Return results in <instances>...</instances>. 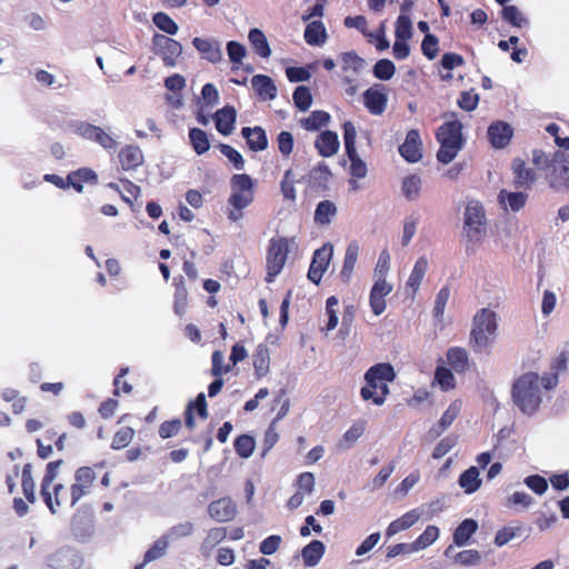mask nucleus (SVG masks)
<instances>
[{
	"instance_id": "49",
	"label": "nucleus",
	"mask_w": 569,
	"mask_h": 569,
	"mask_svg": "<svg viewBox=\"0 0 569 569\" xmlns=\"http://www.w3.org/2000/svg\"><path fill=\"white\" fill-rule=\"evenodd\" d=\"M21 487L26 499L30 503L36 502V493H34V481L31 475V465L27 463L22 468L21 476Z\"/></svg>"
},
{
	"instance_id": "9",
	"label": "nucleus",
	"mask_w": 569,
	"mask_h": 569,
	"mask_svg": "<svg viewBox=\"0 0 569 569\" xmlns=\"http://www.w3.org/2000/svg\"><path fill=\"white\" fill-rule=\"evenodd\" d=\"M70 127L72 131L82 139L93 141L106 150H111L117 147L116 139L101 127L87 121H76L72 122Z\"/></svg>"
},
{
	"instance_id": "40",
	"label": "nucleus",
	"mask_w": 569,
	"mask_h": 569,
	"mask_svg": "<svg viewBox=\"0 0 569 569\" xmlns=\"http://www.w3.org/2000/svg\"><path fill=\"white\" fill-rule=\"evenodd\" d=\"M249 41L254 50V52L261 58H269L271 54V49L268 43V40L264 33L258 29L253 28L249 31Z\"/></svg>"
},
{
	"instance_id": "55",
	"label": "nucleus",
	"mask_w": 569,
	"mask_h": 569,
	"mask_svg": "<svg viewBox=\"0 0 569 569\" xmlns=\"http://www.w3.org/2000/svg\"><path fill=\"white\" fill-rule=\"evenodd\" d=\"M395 36L396 39L407 41L412 36V23L411 19L407 16L401 13L396 21V28H395Z\"/></svg>"
},
{
	"instance_id": "38",
	"label": "nucleus",
	"mask_w": 569,
	"mask_h": 569,
	"mask_svg": "<svg viewBox=\"0 0 569 569\" xmlns=\"http://www.w3.org/2000/svg\"><path fill=\"white\" fill-rule=\"evenodd\" d=\"M327 32L321 21H312L305 29V40L310 46H321L326 42Z\"/></svg>"
},
{
	"instance_id": "14",
	"label": "nucleus",
	"mask_w": 569,
	"mask_h": 569,
	"mask_svg": "<svg viewBox=\"0 0 569 569\" xmlns=\"http://www.w3.org/2000/svg\"><path fill=\"white\" fill-rule=\"evenodd\" d=\"M392 290V286L389 284L385 278H378L373 283L370 291V307L376 316L381 315L386 310L385 297L388 296Z\"/></svg>"
},
{
	"instance_id": "18",
	"label": "nucleus",
	"mask_w": 569,
	"mask_h": 569,
	"mask_svg": "<svg viewBox=\"0 0 569 569\" xmlns=\"http://www.w3.org/2000/svg\"><path fill=\"white\" fill-rule=\"evenodd\" d=\"M254 196L247 194V191L231 190V194L228 199V203L231 207L229 209L228 218L231 221H237L242 217V210L252 203Z\"/></svg>"
},
{
	"instance_id": "47",
	"label": "nucleus",
	"mask_w": 569,
	"mask_h": 569,
	"mask_svg": "<svg viewBox=\"0 0 569 569\" xmlns=\"http://www.w3.org/2000/svg\"><path fill=\"white\" fill-rule=\"evenodd\" d=\"M237 455L241 458H249L256 448L254 438L249 435H241L234 439L233 442Z\"/></svg>"
},
{
	"instance_id": "57",
	"label": "nucleus",
	"mask_w": 569,
	"mask_h": 569,
	"mask_svg": "<svg viewBox=\"0 0 569 569\" xmlns=\"http://www.w3.org/2000/svg\"><path fill=\"white\" fill-rule=\"evenodd\" d=\"M421 189V179L416 176L406 177L402 181V192L408 200H415Z\"/></svg>"
},
{
	"instance_id": "6",
	"label": "nucleus",
	"mask_w": 569,
	"mask_h": 569,
	"mask_svg": "<svg viewBox=\"0 0 569 569\" xmlns=\"http://www.w3.org/2000/svg\"><path fill=\"white\" fill-rule=\"evenodd\" d=\"M497 315L489 308L480 309L472 319L470 346L475 352H481L493 342L497 331Z\"/></svg>"
},
{
	"instance_id": "50",
	"label": "nucleus",
	"mask_w": 569,
	"mask_h": 569,
	"mask_svg": "<svg viewBox=\"0 0 569 569\" xmlns=\"http://www.w3.org/2000/svg\"><path fill=\"white\" fill-rule=\"evenodd\" d=\"M439 537V528L432 525L427 526L423 532L415 540L413 550H421L432 545Z\"/></svg>"
},
{
	"instance_id": "22",
	"label": "nucleus",
	"mask_w": 569,
	"mask_h": 569,
	"mask_svg": "<svg viewBox=\"0 0 569 569\" xmlns=\"http://www.w3.org/2000/svg\"><path fill=\"white\" fill-rule=\"evenodd\" d=\"M241 134L246 139L250 150L258 152L268 148V138L263 128L259 126L253 128L243 127Z\"/></svg>"
},
{
	"instance_id": "13",
	"label": "nucleus",
	"mask_w": 569,
	"mask_h": 569,
	"mask_svg": "<svg viewBox=\"0 0 569 569\" xmlns=\"http://www.w3.org/2000/svg\"><path fill=\"white\" fill-rule=\"evenodd\" d=\"M513 172V186L516 189H531L532 184L537 180V173L533 169L528 168L526 162L517 158L512 161L511 166Z\"/></svg>"
},
{
	"instance_id": "63",
	"label": "nucleus",
	"mask_w": 569,
	"mask_h": 569,
	"mask_svg": "<svg viewBox=\"0 0 569 569\" xmlns=\"http://www.w3.org/2000/svg\"><path fill=\"white\" fill-rule=\"evenodd\" d=\"M168 548V540L166 537H161L146 551L144 562H151L156 559L161 558Z\"/></svg>"
},
{
	"instance_id": "28",
	"label": "nucleus",
	"mask_w": 569,
	"mask_h": 569,
	"mask_svg": "<svg viewBox=\"0 0 569 569\" xmlns=\"http://www.w3.org/2000/svg\"><path fill=\"white\" fill-rule=\"evenodd\" d=\"M461 410V401L455 400L452 401L448 409L443 412L437 426L430 429V435L432 437H439L442 432H445L452 422L457 419Z\"/></svg>"
},
{
	"instance_id": "10",
	"label": "nucleus",
	"mask_w": 569,
	"mask_h": 569,
	"mask_svg": "<svg viewBox=\"0 0 569 569\" xmlns=\"http://www.w3.org/2000/svg\"><path fill=\"white\" fill-rule=\"evenodd\" d=\"M332 253L333 247L330 243H325L313 252L307 277L315 284L320 283L325 271L329 267Z\"/></svg>"
},
{
	"instance_id": "60",
	"label": "nucleus",
	"mask_w": 569,
	"mask_h": 569,
	"mask_svg": "<svg viewBox=\"0 0 569 569\" xmlns=\"http://www.w3.org/2000/svg\"><path fill=\"white\" fill-rule=\"evenodd\" d=\"M182 428V421L179 418L163 421L158 429L161 439H168L177 436Z\"/></svg>"
},
{
	"instance_id": "51",
	"label": "nucleus",
	"mask_w": 569,
	"mask_h": 569,
	"mask_svg": "<svg viewBox=\"0 0 569 569\" xmlns=\"http://www.w3.org/2000/svg\"><path fill=\"white\" fill-rule=\"evenodd\" d=\"M231 190L247 191V194L254 196V183L252 178L247 173H236L230 179Z\"/></svg>"
},
{
	"instance_id": "17",
	"label": "nucleus",
	"mask_w": 569,
	"mask_h": 569,
	"mask_svg": "<svg viewBox=\"0 0 569 569\" xmlns=\"http://www.w3.org/2000/svg\"><path fill=\"white\" fill-rule=\"evenodd\" d=\"M338 134L333 131H322L315 141V148L321 157L329 158L339 150Z\"/></svg>"
},
{
	"instance_id": "27",
	"label": "nucleus",
	"mask_w": 569,
	"mask_h": 569,
	"mask_svg": "<svg viewBox=\"0 0 569 569\" xmlns=\"http://www.w3.org/2000/svg\"><path fill=\"white\" fill-rule=\"evenodd\" d=\"M363 103L370 113L381 114L387 108L388 98L383 92L369 88L363 93Z\"/></svg>"
},
{
	"instance_id": "34",
	"label": "nucleus",
	"mask_w": 569,
	"mask_h": 569,
	"mask_svg": "<svg viewBox=\"0 0 569 569\" xmlns=\"http://www.w3.org/2000/svg\"><path fill=\"white\" fill-rule=\"evenodd\" d=\"M420 515L416 509L403 513L400 518L391 521L386 530L387 537H392L396 533L412 527L418 520Z\"/></svg>"
},
{
	"instance_id": "61",
	"label": "nucleus",
	"mask_w": 569,
	"mask_h": 569,
	"mask_svg": "<svg viewBox=\"0 0 569 569\" xmlns=\"http://www.w3.org/2000/svg\"><path fill=\"white\" fill-rule=\"evenodd\" d=\"M219 150L233 164V167L237 170H242L244 168V159L242 154L233 147L226 143H221L219 146Z\"/></svg>"
},
{
	"instance_id": "62",
	"label": "nucleus",
	"mask_w": 569,
	"mask_h": 569,
	"mask_svg": "<svg viewBox=\"0 0 569 569\" xmlns=\"http://www.w3.org/2000/svg\"><path fill=\"white\" fill-rule=\"evenodd\" d=\"M421 51L429 60H433L439 52V40L435 34L427 33L421 42Z\"/></svg>"
},
{
	"instance_id": "52",
	"label": "nucleus",
	"mask_w": 569,
	"mask_h": 569,
	"mask_svg": "<svg viewBox=\"0 0 569 569\" xmlns=\"http://www.w3.org/2000/svg\"><path fill=\"white\" fill-rule=\"evenodd\" d=\"M295 106L300 111H307L312 104V96L310 89L306 86H299L295 89L293 94Z\"/></svg>"
},
{
	"instance_id": "7",
	"label": "nucleus",
	"mask_w": 569,
	"mask_h": 569,
	"mask_svg": "<svg viewBox=\"0 0 569 569\" xmlns=\"http://www.w3.org/2000/svg\"><path fill=\"white\" fill-rule=\"evenodd\" d=\"M289 253L288 239L283 237L271 238L266 256V282L270 283L282 271Z\"/></svg>"
},
{
	"instance_id": "1",
	"label": "nucleus",
	"mask_w": 569,
	"mask_h": 569,
	"mask_svg": "<svg viewBox=\"0 0 569 569\" xmlns=\"http://www.w3.org/2000/svg\"><path fill=\"white\" fill-rule=\"evenodd\" d=\"M532 162L545 172L551 189L569 190V153L558 150L548 158L545 151L536 149L532 151Z\"/></svg>"
},
{
	"instance_id": "32",
	"label": "nucleus",
	"mask_w": 569,
	"mask_h": 569,
	"mask_svg": "<svg viewBox=\"0 0 569 569\" xmlns=\"http://www.w3.org/2000/svg\"><path fill=\"white\" fill-rule=\"evenodd\" d=\"M172 284L174 287L173 295V310L178 316H182L186 312L188 305V289L184 283L182 276H176Z\"/></svg>"
},
{
	"instance_id": "45",
	"label": "nucleus",
	"mask_w": 569,
	"mask_h": 569,
	"mask_svg": "<svg viewBox=\"0 0 569 569\" xmlns=\"http://www.w3.org/2000/svg\"><path fill=\"white\" fill-rule=\"evenodd\" d=\"M501 18L512 27L522 28L528 26V19L516 6H505L501 9Z\"/></svg>"
},
{
	"instance_id": "43",
	"label": "nucleus",
	"mask_w": 569,
	"mask_h": 569,
	"mask_svg": "<svg viewBox=\"0 0 569 569\" xmlns=\"http://www.w3.org/2000/svg\"><path fill=\"white\" fill-rule=\"evenodd\" d=\"M189 140L197 154H203L210 149V141L206 131L199 128L189 130Z\"/></svg>"
},
{
	"instance_id": "4",
	"label": "nucleus",
	"mask_w": 569,
	"mask_h": 569,
	"mask_svg": "<svg viewBox=\"0 0 569 569\" xmlns=\"http://www.w3.org/2000/svg\"><path fill=\"white\" fill-rule=\"evenodd\" d=\"M513 403L523 413L532 415L541 403L540 377L526 372L515 379L511 388Z\"/></svg>"
},
{
	"instance_id": "53",
	"label": "nucleus",
	"mask_w": 569,
	"mask_h": 569,
	"mask_svg": "<svg viewBox=\"0 0 569 569\" xmlns=\"http://www.w3.org/2000/svg\"><path fill=\"white\" fill-rule=\"evenodd\" d=\"M134 430L131 427H122L112 437L111 448L120 450L126 448L133 439Z\"/></svg>"
},
{
	"instance_id": "24",
	"label": "nucleus",
	"mask_w": 569,
	"mask_h": 569,
	"mask_svg": "<svg viewBox=\"0 0 569 569\" xmlns=\"http://www.w3.org/2000/svg\"><path fill=\"white\" fill-rule=\"evenodd\" d=\"M119 162L123 170L129 171L138 168L143 162V153L138 146H124L119 154Z\"/></svg>"
},
{
	"instance_id": "31",
	"label": "nucleus",
	"mask_w": 569,
	"mask_h": 569,
	"mask_svg": "<svg viewBox=\"0 0 569 569\" xmlns=\"http://www.w3.org/2000/svg\"><path fill=\"white\" fill-rule=\"evenodd\" d=\"M447 361L457 373H465L469 369V356L462 347H451L447 351Z\"/></svg>"
},
{
	"instance_id": "37",
	"label": "nucleus",
	"mask_w": 569,
	"mask_h": 569,
	"mask_svg": "<svg viewBox=\"0 0 569 569\" xmlns=\"http://www.w3.org/2000/svg\"><path fill=\"white\" fill-rule=\"evenodd\" d=\"M478 522L475 519H465L453 532L455 545L461 547L465 546L471 536L477 531Z\"/></svg>"
},
{
	"instance_id": "64",
	"label": "nucleus",
	"mask_w": 569,
	"mask_h": 569,
	"mask_svg": "<svg viewBox=\"0 0 569 569\" xmlns=\"http://www.w3.org/2000/svg\"><path fill=\"white\" fill-rule=\"evenodd\" d=\"M278 150L283 157H289L293 151L295 139L291 132L281 131L277 136Z\"/></svg>"
},
{
	"instance_id": "8",
	"label": "nucleus",
	"mask_w": 569,
	"mask_h": 569,
	"mask_svg": "<svg viewBox=\"0 0 569 569\" xmlns=\"http://www.w3.org/2000/svg\"><path fill=\"white\" fill-rule=\"evenodd\" d=\"M486 213L479 201H470L465 211V232L470 242H480L485 233Z\"/></svg>"
},
{
	"instance_id": "58",
	"label": "nucleus",
	"mask_w": 569,
	"mask_h": 569,
	"mask_svg": "<svg viewBox=\"0 0 569 569\" xmlns=\"http://www.w3.org/2000/svg\"><path fill=\"white\" fill-rule=\"evenodd\" d=\"M152 21L157 28L168 34H176L178 32L177 23L164 12H157L152 17Z\"/></svg>"
},
{
	"instance_id": "33",
	"label": "nucleus",
	"mask_w": 569,
	"mask_h": 569,
	"mask_svg": "<svg viewBox=\"0 0 569 569\" xmlns=\"http://www.w3.org/2000/svg\"><path fill=\"white\" fill-rule=\"evenodd\" d=\"M338 213V208L331 200L320 201L315 210L313 221L318 226H328Z\"/></svg>"
},
{
	"instance_id": "26",
	"label": "nucleus",
	"mask_w": 569,
	"mask_h": 569,
	"mask_svg": "<svg viewBox=\"0 0 569 569\" xmlns=\"http://www.w3.org/2000/svg\"><path fill=\"white\" fill-rule=\"evenodd\" d=\"M68 187H72L77 192H82L83 183L96 184L98 182L97 173L90 168H80L67 176Z\"/></svg>"
},
{
	"instance_id": "41",
	"label": "nucleus",
	"mask_w": 569,
	"mask_h": 569,
	"mask_svg": "<svg viewBox=\"0 0 569 569\" xmlns=\"http://www.w3.org/2000/svg\"><path fill=\"white\" fill-rule=\"evenodd\" d=\"M428 266L429 263L426 257H420L416 261L413 269L407 280V287L412 290L413 295L418 291L420 283L428 270Z\"/></svg>"
},
{
	"instance_id": "16",
	"label": "nucleus",
	"mask_w": 569,
	"mask_h": 569,
	"mask_svg": "<svg viewBox=\"0 0 569 569\" xmlns=\"http://www.w3.org/2000/svg\"><path fill=\"white\" fill-rule=\"evenodd\" d=\"M208 512L216 521L226 522L236 517L237 508L230 498H220L208 506Z\"/></svg>"
},
{
	"instance_id": "39",
	"label": "nucleus",
	"mask_w": 569,
	"mask_h": 569,
	"mask_svg": "<svg viewBox=\"0 0 569 569\" xmlns=\"http://www.w3.org/2000/svg\"><path fill=\"white\" fill-rule=\"evenodd\" d=\"M458 482L466 493L470 495L476 492L481 486L478 468L472 466L465 470L460 475Z\"/></svg>"
},
{
	"instance_id": "23",
	"label": "nucleus",
	"mask_w": 569,
	"mask_h": 569,
	"mask_svg": "<svg viewBox=\"0 0 569 569\" xmlns=\"http://www.w3.org/2000/svg\"><path fill=\"white\" fill-rule=\"evenodd\" d=\"M192 44L201 53L203 59L212 63H218L222 60V52L217 41L196 37L192 40Z\"/></svg>"
},
{
	"instance_id": "20",
	"label": "nucleus",
	"mask_w": 569,
	"mask_h": 569,
	"mask_svg": "<svg viewBox=\"0 0 569 569\" xmlns=\"http://www.w3.org/2000/svg\"><path fill=\"white\" fill-rule=\"evenodd\" d=\"M194 411L201 419L208 418V407L204 393H199L193 401H190L184 410V425L189 430L196 427Z\"/></svg>"
},
{
	"instance_id": "25",
	"label": "nucleus",
	"mask_w": 569,
	"mask_h": 569,
	"mask_svg": "<svg viewBox=\"0 0 569 569\" xmlns=\"http://www.w3.org/2000/svg\"><path fill=\"white\" fill-rule=\"evenodd\" d=\"M251 84L261 100H273L277 97V87L269 76L256 74L251 79Z\"/></svg>"
},
{
	"instance_id": "11",
	"label": "nucleus",
	"mask_w": 569,
	"mask_h": 569,
	"mask_svg": "<svg viewBox=\"0 0 569 569\" xmlns=\"http://www.w3.org/2000/svg\"><path fill=\"white\" fill-rule=\"evenodd\" d=\"M153 43L157 48L156 53L161 57L166 67H174L177 59L182 53V46L177 40L163 34H156Z\"/></svg>"
},
{
	"instance_id": "44",
	"label": "nucleus",
	"mask_w": 569,
	"mask_h": 569,
	"mask_svg": "<svg viewBox=\"0 0 569 569\" xmlns=\"http://www.w3.org/2000/svg\"><path fill=\"white\" fill-rule=\"evenodd\" d=\"M498 199L501 203L507 201L510 209L517 212L526 206L528 194L525 192H510L502 189L498 194Z\"/></svg>"
},
{
	"instance_id": "36",
	"label": "nucleus",
	"mask_w": 569,
	"mask_h": 569,
	"mask_svg": "<svg viewBox=\"0 0 569 569\" xmlns=\"http://www.w3.org/2000/svg\"><path fill=\"white\" fill-rule=\"evenodd\" d=\"M359 254V244L357 241H351L345 253L343 264L340 276L343 281H349L353 272L357 259Z\"/></svg>"
},
{
	"instance_id": "46",
	"label": "nucleus",
	"mask_w": 569,
	"mask_h": 569,
	"mask_svg": "<svg viewBox=\"0 0 569 569\" xmlns=\"http://www.w3.org/2000/svg\"><path fill=\"white\" fill-rule=\"evenodd\" d=\"M295 173L292 169H288L284 171L283 177L280 182V190L284 200L290 202H296L297 191L295 187Z\"/></svg>"
},
{
	"instance_id": "19",
	"label": "nucleus",
	"mask_w": 569,
	"mask_h": 569,
	"mask_svg": "<svg viewBox=\"0 0 569 569\" xmlns=\"http://www.w3.org/2000/svg\"><path fill=\"white\" fill-rule=\"evenodd\" d=\"M512 129L511 127L502 121H497L489 126L488 138L490 143L495 148H505L511 140Z\"/></svg>"
},
{
	"instance_id": "59",
	"label": "nucleus",
	"mask_w": 569,
	"mask_h": 569,
	"mask_svg": "<svg viewBox=\"0 0 569 569\" xmlns=\"http://www.w3.org/2000/svg\"><path fill=\"white\" fill-rule=\"evenodd\" d=\"M343 129V141L347 156H351L357 151L356 149V138L357 130L351 121H346L342 126Z\"/></svg>"
},
{
	"instance_id": "42",
	"label": "nucleus",
	"mask_w": 569,
	"mask_h": 569,
	"mask_svg": "<svg viewBox=\"0 0 569 569\" xmlns=\"http://www.w3.org/2000/svg\"><path fill=\"white\" fill-rule=\"evenodd\" d=\"M330 121V114L322 110H315L309 117L300 120L301 127L307 131H316L326 127Z\"/></svg>"
},
{
	"instance_id": "15",
	"label": "nucleus",
	"mask_w": 569,
	"mask_h": 569,
	"mask_svg": "<svg viewBox=\"0 0 569 569\" xmlns=\"http://www.w3.org/2000/svg\"><path fill=\"white\" fill-rule=\"evenodd\" d=\"M400 154L408 162H418L422 158L421 140L419 131L412 129L408 131L405 142L399 147Z\"/></svg>"
},
{
	"instance_id": "12",
	"label": "nucleus",
	"mask_w": 569,
	"mask_h": 569,
	"mask_svg": "<svg viewBox=\"0 0 569 569\" xmlns=\"http://www.w3.org/2000/svg\"><path fill=\"white\" fill-rule=\"evenodd\" d=\"M96 472L91 467H80L74 472V482L71 485L74 498L79 500L87 496L96 481Z\"/></svg>"
},
{
	"instance_id": "56",
	"label": "nucleus",
	"mask_w": 569,
	"mask_h": 569,
	"mask_svg": "<svg viewBox=\"0 0 569 569\" xmlns=\"http://www.w3.org/2000/svg\"><path fill=\"white\" fill-rule=\"evenodd\" d=\"M396 72L393 62L389 59H380L373 67V76L379 80H390Z\"/></svg>"
},
{
	"instance_id": "21",
	"label": "nucleus",
	"mask_w": 569,
	"mask_h": 569,
	"mask_svg": "<svg viewBox=\"0 0 569 569\" xmlns=\"http://www.w3.org/2000/svg\"><path fill=\"white\" fill-rule=\"evenodd\" d=\"M237 111L232 106H226L213 114L216 129L223 136H229L236 123Z\"/></svg>"
},
{
	"instance_id": "35",
	"label": "nucleus",
	"mask_w": 569,
	"mask_h": 569,
	"mask_svg": "<svg viewBox=\"0 0 569 569\" xmlns=\"http://www.w3.org/2000/svg\"><path fill=\"white\" fill-rule=\"evenodd\" d=\"M326 547L320 540H312L301 551L302 560L305 566L313 567L323 557Z\"/></svg>"
},
{
	"instance_id": "48",
	"label": "nucleus",
	"mask_w": 569,
	"mask_h": 569,
	"mask_svg": "<svg viewBox=\"0 0 569 569\" xmlns=\"http://www.w3.org/2000/svg\"><path fill=\"white\" fill-rule=\"evenodd\" d=\"M435 381L442 391H449L456 387V378L452 371L443 366H438L435 371Z\"/></svg>"
},
{
	"instance_id": "29",
	"label": "nucleus",
	"mask_w": 569,
	"mask_h": 569,
	"mask_svg": "<svg viewBox=\"0 0 569 569\" xmlns=\"http://www.w3.org/2000/svg\"><path fill=\"white\" fill-rule=\"evenodd\" d=\"M252 363L254 368V375L258 379L267 376L270 369V352L266 343L257 346L252 355Z\"/></svg>"
},
{
	"instance_id": "54",
	"label": "nucleus",
	"mask_w": 569,
	"mask_h": 569,
	"mask_svg": "<svg viewBox=\"0 0 569 569\" xmlns=\"http://www.w3.org/2000/svg\"><path fill=\"white\" fill-rule=\"evenodd\" d=\"M340 60L343 71L351 70L352 72L357 73L365 66V60L361 57H359L355 51L341 53Z\"/></svg>"
},
{
	"instance_id": "30",
	"label": "nucleus",
	"mask_w": 569,
	"mask_h": 569,
	"mask_svg": "<svg viewBox=\"0 0 569 569\" xmlns=\"http://www.w3.org/2000/svg\"><path fill=\"white\" fill-rule=\"evenodd\" d=\"M332 173L329 167L321 162L310 171L308 180L309 187L315 190L326 191Z\"/></svg>"
},
{
	"instance_id": "2",
	"label": "nucleus",
	"mask_w": 569,
	"mask_h": 569,
	"mask_svg": "<svg viewBox=\"0 0 569 569\" xmlns=\"http://www.w3.org/2000/svg\"><path fill=\"white\" fill-rule=\"evenodd\" d=\"M63 463L62 459L51 461L47 465L44 476L41 480L40 493L49 510L57 512V508L73 507L79 499L74 498L72 488H66L62 483L53 485L58 476L59 467Z\"/></svg>"
},
{
	"instance_id": "5",
	"label": "nucleus",
	"mask_w": 569,
	"mask_h": 569,
	"mask_svg": "<svg viewBox=\"0 0 569 569\" xmlns=\"http://www.w3.org/2000/svg\"><path fill=\"white\" fill-rule=\"evenodd\" d=\"M436 139L440 144L437 151V160L443 164L450 163L466 143L462 134V123L459 120L442 123L436 131Z\"/></svg>"
},
{
	"instance_id": "3",
	"label": "nucleus",
	"mask_w": 569,
	"mask_h": 569,
	"mask_svg": "<svg viewBox=\"0 0 569 569\" xmlns=\"http://www.w3.org/2000/svg\"><path fill=\"white\" fill-rule=\"evenodd\" d=\"M396 379V372L390 363L381 362L370 367L365 373L366 385L360 389L365 401L371 400L376 406H382L389 395V383Z\"/></svg>"
}]
</instances>
